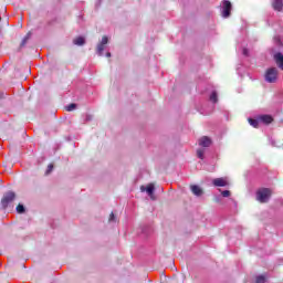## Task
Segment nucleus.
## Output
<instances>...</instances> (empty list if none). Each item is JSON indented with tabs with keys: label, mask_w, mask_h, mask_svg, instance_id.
I'll return each instance as SVG.
<instances>
[{
	"label": "nucleus",
	"mask_w": 283,
	"mask_h": 283,
	"mask_svg": "<svg viewBox=\"0 0 283 283\" xmlns=\"http://www.w3.org/2000/svg\"><path fill=\"white\" fill-rule=\"evenodd\" d=\"M274 60H275L276 65H277L281 70H283V55H282V53H276V54H274Z\"/></svg>",
	"instance_id": "9d476101"
},
{
	"label": "nucleus",
	"mask_w": 283,
	"mask_h": 283,
	"mask_svg": "<svg viewBox=\"0 0 283 283\" xmlns=\"http://www.w3.org/2000/svg\"><path fill=\"white\" fill-rule=\"evenodd\" d=\"M17 212L18 213H25V207L21 203L18 205L17 207Z\"/></svg>",
	"instance_id": "f3484780"
},
{
	"label": "nucleus",
	"mask_w": 283,
	"mask_h": 283,
	"mask_svg": "<svg viewBox=\"0 0 283 283\" xmlns=\"http://www.w3.org/2000/svg\"><path fill=\"white\" fill-rule=\"evenodd\" d=\"M0 21H1V17H0Z\"/></svg>",
	"instance_id": "bb28decb"
},
{
	"label": "nucleus",
	"mask_w": 283,
	"mask_h": 283,
	"mask_svg": "<svg viewBox=\"0 0 283 283\" xmlns=\"http://www.w3.org/2000/svg\"><path fill=\"white\" fill-rule=\"evenodd\" d=\"M200 147H211V138L203 136L199 139Z\"/></svg>",
	"instance_id": "1a4fd4ad"
},
{
	"label": "nucleus",
	"mask_w": 283,
	"mask_h": 283,
	"mask_svg": "<svg viewBox=\"0 0 283 283\" xmlns=\"http://www.w3.org/2000/svg\"><path fill=\"white\" fill-rule=\"evenodd\" d=\"M266 282V277L264 275H259L255 279V283H264Z\"/></svg>",
	"instance_id": "a211bd4d"
},
{
	"label": "nucleus",
	"mask_w": 283,
	"mask_h": 283,
	"mask_svg": "<svg viewBox=\"0 0 283 283\" xmlns=\"http://www.w3.org/2000/svg\"><path fill=\"white\" fill-rule=\"evenodd\" d=\"M108 222H116V217L114 216V212L111 213Z\"/></svg>",
	"instance_id": "4be33fe9"
},
{
	"label": "nucleus",
	"mask_w": 283,
	"mask_h": 283,
	"mask_svg": "<svg viewBox=\"0 0 283 283\" xmlns=\"http://www.w3.org/2000/svg\"><path fill=\"white\" fill-rule=\"evenodd\" d=\"M259 123L271 125V123H273V117L271 115H259Z\"/></svg>",
	"instance_id": "423d86ee"
},
{
	"label": "nucleus",
	"mask_w": 283,
	"mask_h": 283,
	"mask_svg": "<svg viewBox=\"0 0 283 283\" xmlns=\"http://www.w3.org/2000/svg\"><path fill=\"white\" fill-rule=\"evenodd\" d=\"M212 184L214 187H227V185H229L224 178H216L213 179Z\"/></svg>",
	"instance_id": "6e6552de"
},
{
	"label": "nucleus",
	"mask_w": 283,
	"mask_h": 283,
	"mask_svg": "<svg viewBox=\"0 0 283 283\" xmlns=\"http://www.w3.org/2000/svg\"><path fill=\"white\" fill-rule=\"evenodd\" d=\"M197 156L200 158V160H205V150L198 149L197 150Z\"/></svg>",
	"instance_id": "aec40b11"
},
{
	"label": "nucleus",
	"mask_w": 283,
	"mask_h": 283,
	"mask_svg": "<svg viewBox=\"0 0 283 283\" xmlns=\"http://www.w3.org/2000/svg\"><path fill=\"white\" fill-rule=\"evenodd\" d=\"M109 39L107 36H103L99 44H97V54L98 56H103V51L105 50V45H107Z\"/></svg>",
	"instance_id": "39448f33"
},
{
	"label": "nucleus",
	"mask_w": 283,
	"mask_h": 283,
	"mask_svg": "<svg viewBox=\"0 0 283 283\" xmlns=\"http://www.w3.org/2000/svg\"><path fill=\"white\" fill-rule=\"evenodd\" d=\"M269 198H271V189L262 188L256 191V200H259V202H269Z\"/></svg>",
	"instance_id": "7ed1b4c3"
},
{
	"label": "nucleus",
	"mask_w": 283,
	"mask_h": 283,
	"mask_svg": "<svg viewBox=\"0 0 283 283\" xmlns=\"http://www.w3.org/2000/svg\"><path fill=\"white\" fill-rule=\"evenodd\" d=\"M191 191L195 196H202V188H200L199 186H191Z\"/></svg>",
	"instance_id": "f8f14e48"
},
{
	"label": "nucleus",
	"mask_w": 283,
	"mask_h": 283,
	"mask_svg": "<svg viewBox=\"0 0 283 283\" xmlns=\"http://www.w3.org/2000/svg\"><path fill=\"white\" fill-rule=\"evenodd\" d=\"M30 36H32V33H28V34L23 38V40H22V42H21V44H20L21 48H24V45L28 43V41H30Z\"/></svg>",
	"instance_id": "2eb2a0df"
},
{
	"label": "nucleus",
	"mask_w": 283,
	"mask_h": 283,
	"mask_svg": "<svg viewBox=\"0 0 283 283\" xmlns=\"http://www.w3.org/2000/svg\"><path fill=\"white\" fill-rule=\"evenodd\" d=\"M221 196H222L223 198H229V196H231V191H229V190H223V191L221 192Z\"/></svg>",
	"instance_id": "412c9836"
},
{
	"label": "nucleus",
	"mask_w": 283,
	"mask_h": 283,
	"mask_svg": "<svg viewBox=\"0 0 283 283\" xmlns=\"http://www.w3.org/2000/svg\"><path fill=\"white\" fill-rule=\"evenodd\" d=\"M272 7H273L274 10H276L277 12H282L283 1H282V0H273Z\"/></svg>",
	"instance_id": "9b49d317"
},
{
	"label": "nucleus",
	"mask_w": 283,
	"mask_h": 283,
	"mask_svg": "<svg viewBox=\"0 0 283 283\" xmlns=\"http://www.w3.org/2000/svg\"><path fill=\"white\" fill-rule=\"evenodd\" d=\"M66 112H74V109H76V104H70L67 106H65Z\"/></svg>",
	"instance_id": "6ab92c4d"
},
{
	"label": "nucleus",
	"mask_w": 283,
	"mask_h": 283,
	"mask_svg": "<svg viewBox=\"0 0 283 283\" xmlns=\"http://www.w3.org/2000/svg\"><path fill=\"white\" fill-rule=\"evenodd\" d=\"M249 123L252 127L258 128L260 126V117H256V119L249 118Z\"/></svg>",
	"instance_id": "4468645a"
},
{
	"label": "nucleus",
	"mask_w": 283,
	"mask_h": 283,
	"mask_svg": "<svg viewBox=\"0 0 283 283\" xmlns=\"http://www.w3.org/2000/svg\"><path fill=\"white\" fill-rule=\"evenodd\" d=\"M15 199H17V193H14V191L6 192L1 199V209L2 210L8 209V207H10V205H12V202H14Z\"/></svg>",
	"instance_id": "f257e3e1"
},
{
	"label": "nucleus",
	"mask_w": 283,
	"mask_h": 283,
	"mask_svg": "<svg viewBox=\"0 0 283 283\" xmlns=\"http://www.w3.org/2000/svg\"><path fill=\"white\" fill-rule=\"evenodd\" d=\"M0 98H3V94L0 95Z\"/></svg>",
	"instance_id": "a878e982"
},
{
	"label": "nucleus",
	"mask_w": 283,
	"mask_h": 283,
	"mask_svg": "<svg viewBox=\"0 0 283 283\" xmlns=\"http://www.w3.org/2000/svg\"><path fill=\"white\" fill-rule=\"evenodd\" d=\"M242 54H243V56H249V49L244 48L242 50Z\"/></svg>",
	"instance_id": "b1692460"
},
{
	"label": "nucleus",
	"mask_w": 283,
	"mask_h": 283,
	"mask_svg": "<svg viewBox=\"0 0 283 283\" xmlns=\"http://www.w3.org/2000/svg\"><path fill=\"white\" fill-rule=\"evenodd\" d=\"M74 45H85V38L78 36L73 40Z\"/></svg>",
	"instance_id": "ddd939ff"
},
{
	"label": "nucleus",
	"mask_w": 283,
	"mask_h": 283,
	"mask_svg": "<svg viewBox=\"0 0 283 283\" xmlns=\"http://www.w3.org/2000/svg\"><path fill=\"white\" fill-rule=\"evenodd\" d=\"M155 189L156 188L154 187V184H149L147 187H145V186L140 187V191H143V192L146 191L150 198L154 196Z\"/></svg>",
	"instance_id": "0eeeda50"
},
{
	"label": "nucleus",
	"mask_w": 283,
	"mask_h": 283,
	"mask_svg": "<svg viewBox=\"0 0 283 283\" xmlns=\"http://www.w3.org/2000/svg\"><path fill=\"white\" fill-rule=\"evenodd\" d=\"M52 169H54V165L50 164L46 169V174H52Z\"/></svg>",
	"instance_id": "5701e85b"
},
{
	"label": "nucleus",
	"mask_w": 283,
	"mask_h": 283,
	"mask_svg": "<svg viewBox=\"0 0 283 283\" xmlns=\"http://www.w3.org/2000/svg\"><path fill=\"white\" fill-rule=\"evenodd\" d=\"M211 103H218V93L214 91L210 95Z\"/></svg>",
	"instance_id": "dca6fc26"
},
{
	"label": "nucleus",
	"mask_w": 283,
	"mask_h": 283,
	"mask_svg": "<svg viewBox=\"0 0 283 283\" xmlns=\"http://www.w3.org/2000/svg\"><path fill=\"white\" fill-rule=\"evenodd\" d=\"M266 83H276L277 82V70L275 67H270L265 72Z\"/></svg>",
	"instance_id": "20e7f679"
},
{
	"label": "nucleus",
	"mask_w": 283,
	"mask_h": 283,
	"mask_svg": "<svg viewBox=\"0 0 283 283\" xmlns=\"http://www.w3.org/2000/svg\"><path fill=\"white\" fill-rule=\"evenodd\" d=\"M232 8L233 6L231 4V1L223 0L221 3V17H223V19H229V17H231Z\"/></svg>",
	"instance_id": "f03ea898"
},
{
	"label": "nucleus",
	"mask_w": 283,
	"mask_h": 283,
	"mask_svg": "<svg viewBox=\"0 0 283 283\" xmlns=\"http://www.w3.org/2000/svg\"><path fill=\"white\" fill-rule=\"evenodd\" d=\"M106 56H107V59H109V57L112 56V53H111V52H107V53H106Z\"/></svg>",
	"instance_id": "393cba45"
}]
</instances>
